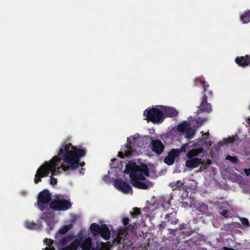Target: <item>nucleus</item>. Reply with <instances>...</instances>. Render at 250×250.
Instances as JSON below:
<instances>
[{
	"label": "nucleus",
	"mask_w": 250,
	"mask_h": 250,
	"mask_svg": "<svg viewBox=\"0 0 250 250\" xmlns=\"http://www.w3.org/2000/svg\"><path fill=\"white\" fill-rule=\"evenodd\" d=\"M99 234L103 238L107 240L110 238V232L107 227L105 224H103L101 226V230Z\"/></svg>",
	"instance_id": "nucleus-16"
},
{
	"label": "nucleus",
	"mask_w": 250,
	"mask_h": 250,
	"mask_svg": "<svg viewBox=\"0 0 250 250\" xmlns=\"http://www.w3.org/2000/svg\"><path fill=\"white\" fill-rule=\"evenodd\" d=\"M240 221L243 225L247 226V227H249L250 226L249 220L247 218H242L240 219Z\"/></svg>",
	"instance_id": "nucleus-37"
},
{
	"label": "nucleus",
	"mask_w": 250,
	"mask_h": 250,
	"mask_svg": "<svg viewBox=\"0 0 250 250\" xmlns=\"http://www.w3.org/2000/svg\"><path fill=\"white\" fill-rule=\"evenodd\" d=\"M207 120V119L206 118H198L196 120V125H197V126L199 127V126H201V125H203V124L206 122Z\"/></svg>",
	"instance_id": "nucleus-33"
},
{
	"label": "nucleus",
	"mask_w": 250,
	"mask_h": 250,
	"mask_svg": "<svg viewBox=\"0 0 250 250\" xmlns=\"http://www.w3.org/2000/svg\"><path fill=\"white\" fill-rule=\"evenodd\" d=\"M224 250H235L234 249H233L232 248H229L228 247H224Z\"/></svg>",
	"instance_id": "nucleus-49"
},
{
	"label": "nucleus",
	"mask_w": 250,
	"mask_h": 250,
	"mask_svg": "<svg viewBox=\"0 0 250 250\" xmlns=\"http://www.w3.org/2000/svg\"><path fill=\"white\" fill-rule=\"evenodd\" d=\"M82 238L83 235L82 234L78 235L76 239L71 242L70 245L63 247L60 250H77L79 246H80Z\"/></svg>",
	"instance_id": "nucleus-13"
},
{
	"label": "nucleus",
	"mask_w": 250,
	"mask_h": 250,
	"mask_svg": "<svg viewBox=\"0 0 250 250\" xmlns=\"http://www.w3.org/2000/svg\"><path fill=\"white\" fill-rule=\"evenodd\" d=\"M197 210L200 214H204L207 212L208 210V206L206 205L204 203H200L196 208Z\"/></svg>",
	"instance_id": "nucleus-24"
},
{
	"label": "nucleus",
	"mask_w": 250,
	"mask_h": 250,
	"mask_svg": "<svg viewBox=\"0 0 250 250\" xmlns=\"http://www.w3.org/2000/svg\"><path fill=\"white\" fill-rule=\"evenodd\" d=\"M144 115L147 119L154 124L162 123L164 120V113L159 109L153 107L150 109H146Z\"/></svg>",
	"instance_id": "nucleus-4"
},
{
	"label": "nucleus",
	"mask_w": 250,
	"mask_h": 250,
	"mask_svg": "<svg viewBox=\"0 0 250 250\" xmlns=\"http://www.w3.org/2000/svg\"><path fill=\"white\" fill-rule=\"evenodd\" d=\"M167 224L164 222L162 221L160 224L157 226L158 232L161 235H163L165 230L167 229Z\"/></svg>",
	"instance_id": "nucleus-29"
},
{
	"label": "nucleus",
	"mask_w": 250,
	"mask_h": 250,
	"mask_svg": "<svg viewBox=\"0 0 250 250\" xmlns=\"http://www.w3.org/2000/svg\"><path fill=\"white\" fill-rule=\"evenodd\" d=\"M180 155L178 149H172L168 153L167 155L164 159V162L167 165L170 166L173 165L176 158Z\"/></svg>",
	"instance_id": "nucleus-10"
},
{
	"label": "nucleus",
	"mask_w": 250,
	"mask_h": 250,
	"mask_svg": "<svg viewBox=\"0 0 250 250\" xmlns=\"http://www.w3.org/2000/svg\"><path fill=\"white\" fill-rule=\"evenodd\" d=\"M171 206L170 201L169 200H164L162 203V207L164 210H167Z\"/></svg>",
	"instance_id": "nucleus-32"
},
{
	"label": "nucleus",
	"mask_w": 250,
	"mask_h": 250,
	"mask_svg": "<svg viewBox=\"0 0 250 250\" xmlns=\"http://www.w3.org/2000/svg\"><path fill=\"white\" fill-rule=\"evenodd\" d=\"M72 206L71 203L64 199H54L50 202L49 208L54 210H66Z\"/></svg>",
	"instance_id": "nucleus-6"
},
{
	"label": "nucleus",
	"mask_w": 250,
	"mask_h": 250,
	"mask_svg": "<svg viewBox=\"0 0 250 250\" xmlns=\"http://www.w3.org/2000/svg\"><path fill=\"white\" fill-rule=\"evenodd\" d=\"M51 215H52L51 214L48 213L47 212H43L42 216L41 217V219L47 222L49 221V219L52 218Z\"/></svg>",
	"instance_id": "nucleus-34"
},
{
	"label": "nucleus",
	"mask_w": 250,
	"mask_h": 250,
	"mask_svg": "<svg viewBox=\"0 0 250 250\" xmlns=\"http://www.w3.org/2000/svg\"><path fill=\"white\" fill-rule=\"evenodd\" d=\"M186 204H187L188 205V203L187 202H185ZM185 204V203H183V204Z\"/></svg>",
	"instance_id": "nucleus-58"
},
{
	"label": "nucleus",
	"mask_w": 250,
	"mask_h": 250,
	"mask_svg": "<svg viewBox=\"0 0 250 250\" xmlns=\"http://www.w3.org/2000/svg\"><path fill=\"white\" fill-rule=\"evenodd\" d=\"M118 156L120 157L121 158H124V154L123 153V152H119L118 153Z\"/></svg>",
	"instance_id": "nucleus-45"
},
{
	"label": "nucleus",
	"mask_w": 250,
	"mask_h": 250,
	"mask_svg": "<svg viewBox=\"0 0 250 250\" xmlns=\"http://www.w3.org/2000/svg\"><path fill=\"white\" fill-rule=\"evenodd\" d=\"M82 250H90L92 246V239L90 237H88L83 240L80 244Z\"/></svg>",
	"instance_id": "nucleus-17"
},
{
	"label": "nucleus",
	"mask_w": 250,
	"mask_h": 250,
	"mask_svg": "<svg viewBox=\"0 0 250 250\" xmlns=\"http://www.w3.org/2000/svg\"><path fill=\"white\" fill-rule=\"evenodd\" d=\"M203 86H204V94L207 93L208 95L210 96H213V93L212 91H209L208 90V88H209V84L207 82H203Z\"/></svg>",
	"instance_id": "nucleus-30"
},
{
	"label": "nucleus",
	"mask_w": 250,
	"mask_h": 250,
	"mask_svg": "<svg viewBox=\"0 0 250 250\" xmlns=\"http://www.w3.org/2000/svg\"><path fill=\"white\" fill-rule=\"evenodd\" d=\"M205 135H207V136L209 135V133H208V132H207V133H205Z\"/></svg>",
	"instance_id": "nucleus-56"
},
{
	"label": "nucleus",
	"mask_w": 250,
	"mask_h": 250,
	"mask_svg": "<svg viewBox=\"0 0 250 250\" xmlns=\"http://www.w3.org/2000/svg\"><path fill=\"white\" fill-rule=\"evenodd\" d=\"M71 225H65L61 228L55 235V238H59L62 235L66 234L71 228Z\"/></svg>",
	"instance_id": "nucleus-22"
},
{
	"label": "nucleus",
	"mask_w": 250,
	"mask_h": 250,
	"mask_svg": "<svg viewBox=\"0 0 250 250\" xmlns=\"http://www.w3.org/2000/svg\"><path fill=\"white\" fill-rule=\"evenodd\" d=\"M245 172L247 176H249V175H250V168L245 169Z\"/></svg>",
	"instance_id": "nucleus-44"
},
{
	"label": "nucleus",
	"mask_w": 250,
	"mask_h": 250,
	"mask_svg": "<svg viewBox=\"0 0 250 250\" xmlns=\"http://www.w3.org/2000/svg\"><path fill=\"white\" fill-rule=\"evenodd\" d=\"M189 125L187 122H184L178 125V131L182 133H185L189 127Z\"/></svg>",
	"instance_id": "nucleus-26"
},
{
	"label": "nucleus",
	"mask_w": 250,
	"mask_h": 250,
	"mask_svg": "<svg viewBox=\"0 0 250 250\" xmlns=\"http://www.w3.org/2000/svg\"><path fill=\"white\" fill-rule=\"evenodd\" d=\"M186 224H180L179 225V229L180 230H184V229H186Z\"/></svg>",
	"instance_id": "nucleus-42"
},
{
	"label": "nucleus",
	"mask_w": 250,
	"mask_h": 250,
	"mask_svg": "<svg viewBox=\"0 0 250 250\" xmlns=\"http://www.w3.org/2000/svg\"><path fill=\"white\" fill-rule=\"evenodd\" d=\"M195 132L196 130L189 126L186 132L185 133V136L187 139H191L194 137L195 134Z\"/></svg>",
	"instance_id": "nucleus-27"
},
{
	"label": "nucleus",
	"mask_w": 250,
	"mask_h": 250,
	"mask_svg": "<svg viewBox=\"0 0 250 250\" xmlns=\"http://www.w3.org/2000/svg\"><path fill=\"white\" fill-rule=\"evenodd\" d=\"M209 143H210V144H211V143L210 142H209ZM209 146H211V144H209Z\"/></svg>",
	"instance_id": "nucleus-59"
},
{
	"label": "nucleus",
	"mask_w": 250,
	"mask_h": 250,
	"mask_svg": "<svg viewBox=\"0 0 250 250\" xmlns=\"http://www.w3.org/2000/svg\"><path fill=\"white\" fill-rule=\"evenodd\" d=\"M136 143V139L132 137V142L129 138L127 139V144L126 147L127 151L126 153V156L133 154L136 151L135 144Z\"/></svg>",
	"instance_id": "nucleus-14"
},
{
	"label": "nucleus",
	"mask_w": 250,
	"mask_h": 250,
	"mask_svg": "<svg viewBox=\"0 0 250 250\" xmlns=\"http://www.w3.org/2000/svg\"><path fill=\"white\" fill-rule=\"evenodd\" d=\"M58 166H57L56 167V174H54V175H56L57 174H59L60 168H61V167H58ZM50 172H51V175L50 176V184L52 185H54L57 184V179L56 178H53V175H54V174H52V170H50L49 171V173Z\"/></svg>",
	"instance_id": "nucleus-28"
},
{
	"label": "nucleus",
	"mask_w": 250,
	"mask_h": 250,
	"mask_svg": "<svg viewBox=\"0 0 250 250\" xmlns=\"http://www.w3.org/2000/svg\"><path fill=\"white\" fill-rule=\"evenodd\" d=\"M229 142L230 143H232L233 142L234 140L232 138H229Z\"/></svg>",
	"instance_id": "nucleus-51"
},
{
	"label": "nucleus",
	"mask_w": 250,
	"mask_h": 250,
	"mask_svg": "<svg viewBox=\"0 0 250 250\" xmlns=\"http://www.w3.org/2000/svg\"><path fill=\"white\" fill-rule=\"evenodd\" d=\"M248 59L249 63H250V55H248Z\"/></svg>",
	"instance_id": "nucleus-52"
},
{
	"label": "nucleus",
	"mask_w": 250,
	"mask_h": 250,
	"mask_svg": "<svg viewBox=\"0 0 250 250\" xmlns=\"http://www.w3.org/2000/svg\"><path fill=\"white\" fill-rule=\"evenodd\" d=\"M127 233V228H120L114 238L113 242H116L117 243L121 244L122 240L124 238Z\"/></svg>",
	"instance_id": "nucleus-15"
},
{
	"label": "nucleus",
	"mask_w": 250,
	"mask_h": 250,
	"mask_svg": "<svg viewBox=\"0 0 250 250\" xmlns=\"http://www.w3.org/2000/svg\"><path fill=\"white\" fill-rule=\"evenodd\" d=\"M167 230L168 231V233H167L168 235L173 234L175 232L176 229H172L168 228L167 229Z\"/></svg>",
	"instance_id": "nucleus-40"
},
{
	"label": "nucleus",
	"mask_w": 250,
	"mask_h": 250,
	"mask_svg": "<svg viewBox=\"0 0 250 250\" xmlns=\"http://www.w3.org/2000/svg\"><path fill=\"white\" fill-rule=\"evenodd\" d=\"M91 250H98V249H94V248H91L90 249Z\"/></svg>",
	"instance_id": "nucleus-55"
},
{
	"label": "nucleus",
	"mask_w": 250,
	"mask_h": 250,
	"mask_svg": "<svg viewBox=\"0 0 250 250\" xmlns=\"http://www.w3.org/2000/svg\"><path fill=\"white\" fill-rule=\"evenodd\" d=\"M116 160V158H114V159H112L111 161H112V162H113L115 161Z\"/></svg>",
	"instance_id": "nucleus-54"
},
{
	"label": "nucleus",
	"mask_w": 250,
	"mask_h": 250,
	"mask_svg": "<svg viewBox=\"0 0 250 250\" xmlns=\"http://www.w3.org/2000/svg\"><path fill=\"white\" fill-rule=\"evenodd\" d=\"M129 219L128 217H124L122 219V223L125 226L127 227L129 224Z\"/></svg>",
	"instance_id": "nucleus-38"
},
{
	"label": "nucleus",
	"mask_w": 250,
	"mask_h": 250,
	"mask_svg": "<svg viewBox=\"0 0 250 250\" xmlns=\"http://www.w3.org/2000/svg\"><path fill=\"white\" fill-rule=\"evenodd\" d=\"M197 82H199V83H202V82H201V81H198V79H195L194 80V85H196L197 84Z\"/></svg>",
	"instance_id": "nucleus-46"
},
{
	"label": "nucleus",
	"mask_w": 250,
	"mask_h": 250,
	"mask_svg": "<svg viewBox=\"0 0 250 250\" xmlns=\"http://www.w3.org/2000/svg\"><path fill=\"white\" fill-rule=\"evenodd\" d=\"M141 214L140 210L138 208H134V210L131 212V215L132 217H135L136 216Z\"/></svg>",
	"instance_id": "nucleus-36"
},
{
	"label": "nucleus",
	"mask_w": 250,
	"mask_h": 250,
	"mask_svg": "<svg viewBox=\"0 0 250 250\" xmlns=\"http://www.w3.org/2000/svg\"><path fill=\"white\" fill-rule=\"evenodd\" d=\"M192 186H185L184 183L181 180H178L176 182H173L169 184V186L171 188L172 190H180L181 189H189L190 190H195L197 188V184L194 180L191 181Z\"/></svg>",
	"instance_id": "nucleus-7"
},
{
	"label": "nucleus",
	"mask_w": 250,
	"mask_h": 250,
	"mask_svg": "<svg viewBox=\"0 0 250 250\" xmlns=\"http://www.w3.org/2000/svg\"><path fill=\"white\" fill-rule=\"evenodd\" d=\"M126 228H127V230L128 229V230L132 231L134 229V226L132 225H129Z\"/></svg>",
	"instance_id": "nucleus-43"
},
{
	"label": "nucleus",
	"mask_w": 250,
	"mask_h": 250,
	"mask_svg": "<svg viewBox=\"0 0 250 250\" xmlns=\"http://www.w3.org/2000/svg\"><path fill=\"white\" fill-rule=\"evenodd\" d=\"M229 211L228 209H224L221 212H220V214L226 218L228 216V214Z\"/></svg>",
	"instance_id": "nucleus-39"
},
{
	"label": "nucleus",
	"mask_w": 250,
	"mask_h": 250,
	"mask_svg": "<svg viewBox=\"0 0 250 250\" xmlns=\"http://www.w3.org/2000/svg\"><path fill=\"white\" fill-rule=\"evenodd\" d=\"M164 222L167 225H176L179 222V219L177 217V212L176 211L173 210L171 212L167 213L164 216Z\"/></svg>",
	"instance_id": "nucleus-11"
},
{
	"label": "nucleus",
	"mask_w": 250,
	"mask_h": 250,
	"mask_svg": "<svg viewBox=\"0 0 250 250\" xmlns=\"http://www.w3.org/2000/svg\"><path fill=\"white\" fill-rule=\"evenodd\" d=\"M199 111L201 112L210 113L212 111L210 104L208 103L207 94H205L202 98L200 105L198 106Z\"/></svg>",
	"instance_id": "nucleus-12"
},
{
	"label": "nucleus",
	"mask_w": 250,
	"mask_h": 250,
	"mask_svg": "<svg viewBox=\"0 0 250 250\" xmlns=\"http://www.w3.org/2000/svg\"><path fill=\"white\" fill-rule=\"evenodd\" d=\"M86 155L84 149L77 148L71 143L62 144L57 156H54L49 162L45 161L37 169L35 175L34 182L38 184L41 182L42 178L48 176L49 171L52 170V174H56V167L59 166L61 160L63 162L61 165L64 171L68 170H75L80 166L82 167L85 165L84 162H80L81 158Z\"/></svg>",
	"instance_id": "nucleus-1"
},
{
	"label": "nucleus",
	"mask_w": 250,
	"mask_h": 250,
	"mask_svg": "<svg viewBox=\"0 0 250 250\" xmlns=\"http://www.w3.org/2000/svg\"><path fill=\"white\" fill-rule=\"evenodd\" d=\"M211 163H212V162H211V160H208L207 162V164L208 165H210V164H211Z\"/></svg>",
	"instance_id": "nucleus-50"
},
{
	"label": "nucleus",
	"mask_w": 250,
	"mask_h": 250,
	"mask_svg": "<svg viewBox=\"0 0 250 250\" xmlns=\"http://www.w3.org/2000/svg\"><path fill=\"white\" fill-rule=\"evenodd\" d=\"M108 179V175H105L104 178H103V180L104 181H107Z\"/></svg>",
	"instance_id": "nucleus-48"
},
{
	"label": "nucleus",
	"mask_w": 250,
	"mask_h": 250,
	"mask_svg": "<svg viewBox=\"0 0 250 250\" xmlns=\"http://www.w3.org/2000/svg\"><path fill=\"white\" fill-rule=\"evenodd\" d=\"M125 171L129 174L132 179L131 184L134 187L147 189L152 187V182L144 176L148 177L149 175V169L146 164L139 166L134 162H130L126 165Z\"/></svg>",
	"instance_id": "nucleus-2"
},
{
	"label": "nucleus",
	"mask_w": 250,
	"mask_h": 250,
	"mask_svg": "<svg viewBox=\"0 0 250 250\" xmlns=\"http://www.w3.org/2000/svg\"><path fill=\"white\" fill-rule=\"evenodd\" d=\"M85 169L82 168L81 170H79V172L80 174H84V171Z\"/></svg>",
	"instance_id": "nucleus-47"
},
{
	"label": "nucleus",
	"mask_w": 250,
	"mask_h": 250,
	"mask_svg": "<svg viewBox=\"0 0 250 250\" xmlns=\"http://www.w3.org/2000/svg\"><path fill=\"white\" fill-rule=\"evenodd\" d=\"M51 199V194L47 189H44L39 193L37 198V202L38 206L41 210L43 211L46 208H48V210H49V208H48L50 205L49 204V203Z\"/></svg>",
	"instance_id": "nucleus-5"
},
{
	"label": "nucleus",
	"mask_w": 250,
	"mask_h": 250,
	"mask_svg": "<svg viewBox=\"0 0 250 250\" xmlns=\"http://www.w3.org/2000/svg\"><path fill=\"white\" fill-rule=\"evenodd\" d=\"M226 160H229L233 163H237L238 162V159L236 156H231L229 155L227 156Z\"/></svg>",
	"instance_id": "nucleus-35"
},
{
	"label": "nucleus",
	"mask_w": 250,
	"mask_h": 250,
	"mask_svg": "<svg viewBox=\"0 0 250 250\" xmlns=\"http://www.w3.org/2000/svg\"><path fill=\"white\" fill-rule=\"evenodd\" d=\"M48 250H55V249L53 246H52L50 249H49Z\"/></svg>",
	"instance_id": "nucleus-53"
},
{
	"label": "nucleus",
	"mask_w": 250,
	"mask_h": 250,
	"mask_svg": "<svg viewBox=\"0 0 250 250\" xmlns=\"http://www.w3.org/2000/svg\"><path fill=\"white\" fill-rule=\"evenodd\" d=\"M192 143L191 142H189L188 143H186L183 144L181 147L178 149V151L179 152V153L180 154L182 152H186L187 150H189V147H190V144Z\"/></svg>",
	"instance_id": "nucleus-31"
},
{
	"label": "nucleus",
	"mask_w": 250,
	"mask_h": 250,
	"mask_svg": "<svg viewBox=\"0 0 250 250\" xmlns=\"http://www.w3.org/2000/svg\"><path fill=\"white\" fill-rule=\"evenodd\" d=\"M55 239L58 241L59 244L61 246H63L66 245L72 240L73 236L70 235H68L65 237H62V236L61 237H59V238H58Z\"/></svg>",
	"instance_id": "nucleus-20"
},
{
	"label": "nucleus",
	"mask_w": 250,
	"mask_h": 250,
	"mask_svg": "<svg viewBox=\"0 0 250 250\" xmlns=\"http://www.w3.org/2000/svg\"><path fill=\"white\" fill-rule=\"evenodd\" d=\"M24 227L29 230H37L40 228L39 225L33 221H25L24 222Z\"/></svg>",
	"instance_id": "nucleus-21"
},
{
	"label": "nucleus",
	"mask_w": 250,
	"mask_h": 250,
	"mask_svg": "<svg viewBox=\"0 0 250 250\" xmlns=\"http://www.w3.org/2000/svg\"><path fill=\"white\" fill-rule=\"evenodd\" d=\"M151 150L157 155H160L164 151L165 146L164 144L158 139H152L150 144Z\"/></svg>",
	"instance_id": "nucleus-8"
},
{
	"label": "nucleus",
	"mask_w": 250,
	"mask_h": 250,
	"mask_svg": "<svg viewBox=\"0 0 250 250\" xmlns=\"http://www.w3.org/2000/svg\"><path fill=\"white\" fill-rule=\"evenodd\" d=\"M47 241H49V243H47V245L51 247V246L52 245L53 243V241L51 239H45L44 241V242H47Z\"/></svg>",
	"instance_id": "nucleus-41"
},
{
	"label": "nucleus",
	"mask_w": 250,
	"mask_h": 250,
	"mask_svg": "<svg viewBox=\"0 0 250 250\" xmlns=\"http://www.w3.org/2000/svg\"><path fill=\"white\" fill-rule=\"evenodd\" d=\"M90 230L94 235H98L99 233H100L101 226L97 223H92L90 225Z\"/></svg>",
	"instance_id": "nucleus-23"
},
{
	"label": "nucleus",
	"mask_w": 250,
	"mask_h": 250,
	"mask_svg": "<svg viewBox=\"0 0 250 250\" xmlns=\"http://www.w3.org/2000/svg\"><path fill=\"white\" fill-rule=\"evenodd\" d=\"M165 114L169 117H175L178 114V112L173 107H166L164 110Z\"/></svg>",
	"instance_id": "nucleus-19"
},
{
	"label": "nucleus",
	"mask_w": 250,
	"mask_h": 250,
	"mask_svg": "<svg viewBox=\"0 0 250 250\" xmlns=\"http://www.w3.org/2000/svg\"><path fill=\"white\" fill-rule=\"evenodd\" d=\"M202 149L192 148L190 149L187 156L188 159L186 162V166L188 167L195 168L198 167L202 162L201 158H197L196 156L202 152Z\"/></svg>",
	"instance_id": "nucleus-3"
},
{
	"label": "nucleus",
	"mask_w": 250,
	"mask_h": 250,
	"mask_svg": "<svg viewBox=\"0 0 250 250\" xmlns=\"http://www.w3.org/2000/svg\"><path fill=\"white\" fill-rule=\"evenodd\" d=\"M240 19L243 23H247L250 21V10L245 11L240 16Z\"/></svg>",
	"instance_id": "nucleus-25"
},
{
	"label": "nucleus",
	"mask_w": 250,
	"mask_h": 250,
	"mask_svg": "<svg viewBox=\"0 0 250 250\" xmlns=\"http://www.w3.org/2000/svg\"><path fill=\"white\" fill-rule=\"evenodd\" d=\"M248 58V55H246L245 57H238L235 59V62L240 66L246 67L249 64Z\"/></svg>",
	"instance_id": "nucleus-18"
},
{
	"label": "nucleus",
	"mask_w": 250,
	"mask_h": 250,
	"mask_svg": "<svg viewBox=\"0 0 250 250\" xmlns=\"http://www.w3.org/2000/svg\"><path fill=\"white\" fill-rule=\"evenodd\" d=\"M167 238V237H166V236H163V239H164L165 238Z\"/></svg>",
	"instance_id": "nucleus-57"
},
{
	"label": "nucleus",
	"mask_w": 250,
	"mask_h": 250,
	"mask_svg": "<svg viewBox=\"0 0 250 250\" xmlns=\"http://www.w3.org/2000/svg\"><path fill=\"white\" fill-rule=\"evenodd\" d=\"M114 187L116 189L126 194L131 192H132L131 186L129 184L121 180H116L114 183Z\"/></svg>",
	"instance_id": "nucleus-9"
}]
</instances>
